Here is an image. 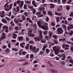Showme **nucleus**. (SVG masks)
I'll return each mask as SVG.
<instances>
[{
  "label": "nucleus",
  "instance_id": "48",
  "mask_svg": "<svg viewBox=\"0 0 73 73\" xmlns=\"http://www.w3.org/2000/svg\"><path fill=\"white\" fill-rule=\"evenodd\" d=\"M40 55H42L44 54V52L42 51H41L40 52Z\"/></svg>",
  "mask_w": 73,
  "mask_h": 73
},
{
  "label": "nucleus",
  "instance_id": "7",
  "mask_svg": "<svg viewBox=\"0 0 73 73\" xmlns=\"http://www.w3.org/2000/svg\"><path fill=\"white\" fill-rule=\"evenodd\" d=\"M62 9V5H59L57 8V11L58 12L61 11V10Z\"/></svg>",
  "mask_w": 73,
  "mask_h": 73
},
{
  "label": "nucleus",
  "instance_id": "34",
  "mask_svg": "<svg viewBox=\"0 0 73 73\" xmlns=\"http://www.w3.org/2000/svg\"><path fill=\"white\" fill-rule=\"evenodd\" d=\"M40 11H44L45 10V8H44V7H43L42 8H40L39 9Z\"/></svg>",
  "mask_w": 73,
  "mask_h": 73
},
{
  "label": "nucleus",
  "instance_id": "17",
  "mask_svg": "<svg viewBox=\"0 0 73 73\" xmlns=\"http://www.w3.org/2000/svg\"><path fill=\"white\" fill-rule=\"evenodd\" d=\"M9 7V5H8L7 6V7H6L5 9V10L6 11H7V12H8L9 11V10L10 9L9 8H8V7Z\"/></svg>",
  "mask_w": 73,
  "mask_h": 73
},
{
  "label": "nucleus",
  "instance_id": "56",
  "mask_svg": "<svg viewBox=\"0 0 73 73\" xmlns=\"http://www.w3.org/2000/svg\"><path fill=\"white\" fill-rule=\"evenodd\" d=\"M62 27L63 29L64 28H66V25L64 24H63L62 25Z\"/></svg>",
  "mask_w": 73,
  "mask_h": 73
},
{
  "label": "nucleus",
  "instance_id": "31",
  "mask_svg": "<svg viewBox=\"0 0 73 73\" xmlns=\"http://www.w3.org/2000/svg\"><path fill=\"white\" fill-rule=\"evenodd\" d=\"M66 10H67V11H69V10L70 9V7L68 5L66 6Z\"/></svg>",
  "mask_w": 73,
  "mask_h": 73
},
{
  "label": "nucleus",
  "instance_id": "5",
  "mask_svg": "<svg viewBox=\"0 0 73 73\" xmlns=\"http://www.w3.org/2000/svg\"><path fill=\"white\" fill-rule=\"evenodd\" d=\"M17 4H18V5H19L20 4V3L21 2V3L19 5V7H20V9H21V8L23 7V5H24V1H20V0H18L16 2Z\"/></svg>",
  "mask_w": 73,
  "mask_h": 73
},
{
  "label": "nucleus",
  "instance_id": "25",
  "mask_svg": "<svg viewBox=\"0 0 73 73\" xmlns=\"http://www.w3.org/2000/svg\"><path fill=\"white\" fill-rule=\"evenodd\" d=\"M12 50H14L15 52H17L18 51V49L16 48H12Z\"/></svg>",
  "mask_w": 73,
  "mask_h": 73
},
{
  "label": "nucleus",
  "instance_id": "19",
  "mask_svg": "<svg viewBox=\"0 0 73 73\" xmlns=\"http://www.w3.org/2000/svg\"><path fill=\"white\" fill-rule=\"evenodd\" d=\"M48 15H50V16H52L53 15V14H52V12L51 11H48L47 13Z\"/></svg>",
  "mask_w": 73,
  "mask_h": 73
},
{
  "label": "nucleus",
  "instance_id": "49",
  "mask_svg": "<svg viewBox=\"0 0 73 73\" xmlns=\"http://www.w3.org/2000/svg\"><path fill=\"white\" fill-rule=\"evenodd\" d=\"M51 25L52 26H55V25H55V24H54V22H52L51 23Z\"/></svg>",
  "mask_w": 73,
  "mask_h": 73
},
{
  "label": "nucleus",
  "instance_id": "33",
  "mask_svg": "<svg viewBox=\"0 0 73 73\" xmlns=\"http://www.w3.org/2000/svg\"><path fill=\"white\" fill-rule=\"evenodd\" d=\"M50 52V50L48 49L47 48L46 49V52L47 53H49Z\"/></svg>",
  "mask_w": 73,
  "mask_h": 73
},
{
  "label": "nucleus",
  "instance_id": "2",
  "mask_svg": "<svg viewBox=\"0 0 73 73\" xmlns=\"http://www.w3.org/2000/svg\"><path fill=\"white\" fill-rule=\"evenodd\" d=\"M39 36L40 37H35L34 38V40H35V41H40V40H42V31H39Z\"/></svg>",
  "mask_w": 73,
  "mask_h": 73
},
{
  "label": "nucleus",
  "instance_id": "6",
  "mask_svg": "<svg viewBox=\"0 0 73 73\" xmlns=\"http://www.w3.org/2000/svg\"><path fill=\"white\" fill-rule=\"evenodd\" d=\"M57 31L59 34H62L63 33L62 29L61 27H58L57 28Z\"/></svg>",
  "mask_w": 73,
  "mask_h": 73
},
{
  "label": "nucleus",
  "instance_id": "14",
  "mask_svg": "<svg viewBox=\"0 0 73 73\" xmlns=\"http://www.w3.org/2000/svg\"><path fill=\"white\" fill-rule=\"evenodd\" d=\"M50 70L51 72H52V73H57V70H54L53 69H50Z\"/></svg>",
  "mask_w": 73,
  "mask_h": 73
},
{
  "label": "nucleus",
  "instance_id": "1",
  "mask_svg": "<svg viewBox=\"0 0 73 73\" xmlns=\"http://www.w3.org/2000/svg\"><path fill=\"white\" fill-rule=\"evenodd\" d=\"M37 24L39 27H41L42 29H44V30H47L48 29V26L41 25V23L40 22V21H39L37 22Z\"/></svg>",
  "mask_w": 73,
  "mask_h": 73
},
{
  "label": "nucleus",
  "instance_id": "16",
  "mask_svg": "<svg viewBox=\"0 0 73 73\" xmlns=\"http://www.w3.org/2000/svg\"><path fill=\"white\" fill-rule=\"evenodd\" d=\"M25 43L22 42L20 44V46L21 47H22V48H24V46H23V45H25Z\"/></svg>",
  "mask_w": 73,
  "mask_h": 73
},
{
  "label": "nucleus",
  "instance_id": "13",
  "mask_svg": "<svg viewBox=\"0 0 73 73\" xmlns=\"http://www.w3.org/2000/svg\"><path fill=\"white\" fill-rule=\"evenodd\" d=\"M29 37H34L35 36V35L34 34H29V35H28Z\"/></svg>",
  "mask_w": 73,
  "mask_h": 73
},
{
  "label": "nucleus",
  "instance_id": "32",
  "mask_svg": "<svg viewBox=\"0 0 73 73\" xmlns=\"http://www.w3.org/2000/svg\"><path fill=\"white\" fill-rule=\"evenodd\" d=\"M56 22H60V18L59 17H56Z\"/></svg>",
  "mask_w": 73,
  "mask_h": 73
},
{
  "label": "nucleus",
  "instance_id": "57",
  "mask_svg": "<svg viewBox=\"0 0 73 73\" xmlns=\"http://www.w3.org/2000/svg\"><path fill=\"white\" fill-rule=\"evenodd\" d=\"M18 20L19 21V22L20 23H22L23 21L20 19H18Z\"/></svg>",
  "mask_w": 73,
  "mask_h": 73
},
{
  "label": "nucleus",
  "instance_id": "29",
  "mask_svg": "<svg viewBox=\"0 0 73 73\" xmlns=\"http://www.w3.org/2000/svg\"><path fill=\"white\" fill-rule=\"evenodd\" d=\"M14 21L15 23H16V24H17V23H19L18 20L16 19H15L14 20Z\"/></svg>",
  "mask_w": 73,
  "mask_h": 73
},
{
  "label": "nucleus",
  "instance_id": "53",
  "mask_svg": "<svg viewBox=\"0 0 73 73\" xmlns=\"http://www.w3.org/2000/svg\"><path fill=\"white\" fill-rule=\"evenodd\" d=\"M32 19L33 20L35 21V20H36V17H33L32 18Z\"/></svg>",
  "mask_w": 73,
  "mask_h": 73
},
{
  "label": "nucleus",
  "instance_id": "40",
  "mask_svg": "<svg viewBox=\"0 0 73 73\" xmlns=\"http://www.w3.org/2000/svg\"><path fill=\"white\" fill-rule=\"evenodd\" d=\"M29 44H34V41H31L29 42Z\"/></svg>",
  "mask_w": 73,
  "mask_h": 73
},
{
  "label": "nucleus",
  "instance_id": "28",
  "mask_svg": "<svg viewBox=\"0 0 73 73\" xmlns=\"http://www.w3.org/2000/svg\"><path fill=\"white\" fill-rule=\"evenodd\" d=\"M73 34V31L71 30L69 32V34L70 36H72Z\"/></svg>",
  "mask_w": 73,
  "mask_h": 73
},
{
  "label": "nucleus",
  "instance_id": "3",
  "mask_svg": "<svg viewBox=\"0 0 73 73\" xmlns=\"http://www.w3.org/2000/svg\"><path fill=\"white\" fill-rule=\"evenodd\" d=\"M30 49L33 52H34V53H37L39 50V48H37L36 49V47H33L32 45H31L30 46Z\"/></svg>",
  "mask_w": 73,
  "mask_h": 73
},
{
  "label": "nucleus",
  "instance_id": "63",
  "mask_svg": "<svg viewBox=\"0 0 73 73\" xmlns=\"http://www.w3.org/2000/svg\"><path fill=\"white\" fill-rule=\"evenodd\" d=\"M70 29H73V25H71L70 26Z\"/></svg>",
  "mask_w": 73,
  "mask_h": 73
},
{
  "label": "nucleus",
  "instance_id": "47",
  "mask_svg": "<svg viewBox=\"0 0 73 73\" xmlns=\"http://www.w3.org/2000/svg\"><path fill=\"white\" fill-rule=\"evenodd\" d=\"M23 49H21L19 52V54H20V55H21V52L23 51Z\"/></svg>",
  "mask_w": 73,
  "mask_h": 73
},
{
  "label": "nucleus",
  "instance_id": "39",
  "mask_svg": "<svg viewBox=\"0 0 73 73\" xmlns=\"http://www.w3.org/2000/svg\"><path fill=\"white\" fill-rule=\"evenodd\" d=\"M32 30H29L28 33V35H29V34H31V33H32Z\"/></svg>",
  "mask_w": 73,
  "mask_h": 73
},
{
  "label": "nucleus",
  "instance_id": "51",
  "mask_svg": "<svg viewBox=\"0 0 73 73\" xmlns=\"http://www.w3.org/2000/svg\"><path fill=\"white\" fill-rule=\"evenodd\" d=\"M27 52L25 51H23L22 52V54L23 55H25L26 54Z\"/></svg>",
  "mask_w": 73,
  "mask_h": 73
},
{
  "label": "nucleus",
  "instance_id": "35",
  "mask_svg": "<svg viewBox=\"0 0 73 73\" xmlns=\"http://www.w3.org/2000/svg\"><path fill=\"white\" fill-rule=\"evenodd\" d=\"M9 51H10L9 49L8 48L5 50V51L7 53H9Z\"/></svg>",
  "mask_w": 73,
  "mask_h": 73
},
{
  "label": "nucleus",
  "instance_id": "43",
  "mask_svg": "<svg viewBox=\"0 0 73 73\" xmlns=\"http://www.w3.org/2000/svg\"><path fill=\"white\" fill-rule=\"evenodd\" d=\"M7 28H8V27L6 25L4 26L3 27V29H7Z\"/></svg>",
  "mask_w": 73,
  "mask_h": 73
},
{
  "label": "nucleus",
  "instance_id": "26",
  "mask_svg": "<svg viewBox=\"0 0 73 73\" xmlns=\"http://www.w3.org/2000/svg\"><path fill=\"white\" fill-rule=\"evenodd\" d=\"M42 43H45L46 42V40L45 39H42L41 41Z\"/></svg>",
  "mask_w": 73,
  "mask_h": 73
},
{
  "label": "nucleus",
  "instance_id": "54",
  "mask_svg": "<svg viewBox=\"0 0 73 73\" xmlns=\"http://www.w3.org/2000/svg\"><path fill=\"white\" fill-rule=\"evenodd\" d=\"M24 15L25 16V17H27V16H28V13H27V12H25L24 13Z\"/></svg>",
  "mask_w": 73,
  "mask_h": 73
},
{
  "label": "nucleus",
  "instance_id": "11",
  "mask_svg": "<svg viewBox=\"0 0 73 73\" xmlns=\"http://www.w3.org/2000/svg\"><path fill=\"white\" fill-rule=\"evenodd\" d=\"M32 4L35 7H37V5H36V3H35V1H34V0L32 2Z\"/></svg>",
  "mask_w": 73,
  "mask_h": 73
},
{
  "label": "nucleus",
  "instance_id": "52",
  "mask_svg": "<svg viewBox=\"0 0 73 73\" xmlns=\"http://www.w3.org/2000/svg\"><path fill=\"white\" fill-rule=\"evenodd\" d=\"M70 17H73V12L71 13H70Z\"/></svg>",
  "mask_w": 73,
  "mask_h": 73
},
{
  "label": "nucleus",
  "instance_id": "44",
  "mask_svg": "<svg viewBox=\"0 0 73 73\" xmlns=\"http://www.w3.org/2000/svg\"><path fill=\"white\" fill-rule=\"evenodd\" d=\"M52 37L53 38H55V39H56V38H58L57 36L55 35H53Z\"/></svg>",
  "mask_w": 73,
  "mask_h": 73
},
{
  "label": "nucleus",
  "instance_id": "45",
  "mask_svg": "<svg viewBox=\"0 0 73 73\" xmlns=\"http://www.w3.org/2000/svg\"><path fill=\"white\" fill-rule=\"evenodd\" d=\"M27 6L26 4H25L24 6V9H27Z\"/></svg>",
  "mask_w": 73,
  "mask_h": 73
},
{
  "label": "nucleus",
  "instance_id": "55",
  "mask_svg": "<svg viewBox=\"0 0 73 73\" xmlns=\"http://www.w3.org/2000/svg\"><path fill=\"white\" fill-rule=\"evenodd\" d=\"M7 46L9 48H11V43H9L8 44Z\"/></svg>",
  "mask_w": 73,
  "mask_h": 73
},
{
  "label": "nucleus",
  "instance_id": "23",
  "mask_svg": "<svg viewBox=\"0 0 73 73\" xmlns=\"http://www.w3.org/2000/svg\"><path fill=\"white\" fill-rule=\"evenodd\" d=\"M29 44H27L26 46H25V48L26 49H29Z\"/></svg>",
  "mask_w": 73,
  "mask_h": 73
},
{
  "label": "nucleus",
  "instance_id": "10",
  "mask_svg": "<svg viewBox=\"0 0 73 73\" xmlns=\"http://www.w3.org/2000/svg\"><path fill=\"white\" fill-rule=\"evenodd\" d=\"M23 38H24L23 37L21 36L18 37L17 38L19 41H21V40H23Z\"/></svg>",
  "mask_w": 73,
  "mask_h": 73
},
{
  "label": "nucleus",
  "instance_id": "9",
  "mask_svg": "<svg viewBox=\"0 0 73 73\" xmlns=\"http://www.w3.org/2000/svg\"><path fill=\"white\" fill-rule=\"evenodd\" d=\"M61 56H62V58H61L62 60H65L66 56L65 54H61Z\"/></svg>",
  "mask_w": 73,
  "mask_h": 73
},
{
  "label": "nucleus",
  "instance_id": "15",
  "mask_svg": "<svg viewBox=\"0 0 73 73\" xmlns=\"http://www.w3.org/2000/svg\"><path fill=\"white\" fill-rule=\"evenodd\" d=\"M16 8L17 9V11H16L15 12H16V13H17V12H19L20 11V8H19V6H17Z\"/></svg>",
  "mask_w": 73,
  "mask_h": 73
},
{
  "label": "nucleus",
  "instance_id": "59",
  "mask_svg": "<svg viewBox=\"0 0 73 73\" xmlns=\"http://www.w3.org/2000/svg\"><path fill=\"white\" fill-rule=\"evenodd\" d=\"M45 39H46V40H48L49 39V36H45Z\"/></svg>",
  "mask_w": 73,
  "mask_h": 73
},
{
  "label": "nucleus",
  "instance_id": "64",
  "mask_svg": "<svg viewBox=\"0 0 73 73\" xmlns=\"http://www.w3.org/2000/svg\"><path fill=\"white\" fill-rule=\"evenodd\" d=\"M70 50L71 52H73V47L72 46L70 48Z\"/></svg>",
  "mask_w": 73,
  "mask_h": 73
},
{
  "label": "nucleus",
  "instance_id": "46",
  "mask_svg": "<svg viewBox=\"0 0 73 73\" xmlns=\"http://www.w3.org/2000/svg\"><path fill=\"white\" fill-rule=\"evenodd\" d=\"M29 64V63L28 62H26L25 63H24L23 64V65H28Z\"/></svg>",
  "mask_w": 73,
  "mask_h": 73
},
{
  "label": "nucleus",
  "instance_id": "20",
  "mask_svg": "<svg viewBox=\"0 0 73 73\" xmlns=\"http://www.w3.org/2000/svg\"><path fill=\"white\" fill-rule=\"evenodd\" d=\"M2 22H3V23H5V24L6 23H7V21H6V20H5V19H2Z\"/></svg>",
  "mask_w": 73,
  "mask_h": 73
},
{
  "label": "nucleus",
  "instance_id": "30",
  "mask_svg": "<svg viewBox=\"0 0 73 73\" xmlns=\"http://www.w3.org/2000/svg\"><path fill=\"white\" fill-rule=\"evenodd\" d=\"M9 2H8L6 3L4 6V8H6V7H7V6H8V5H8V4H9Z\"/></svg>",
  "mask_w": 73,
  "mask_h": 73
},
{
  "label": "nucleus",
  "instance_id": "12",
  "mask_svg": "<svg viewBox=\"0 0 73 73\" xmlns=\"http://www.w3.org/2000/svg\"><path fill=\"white\" fill-rule=\"evenodd\" d=\"M13 35L12 36L13 38H14V39H16V37H17V35L15 33H13Z\"/></svg>",
  "mask_w": 73,
  "mask_h": 73
},
{
  "label": "nucleus",
  "instance_id": "36",
  "mask_svg": "<svg viewBox=\"0 0 73 73\" xmlns=\"http://www.w3.org/2000/svg\"><path fill=\"white\" fill-rule=\"evenodd\" d=\"M10 7H9V9L10 10L11 9H12V7L13 6V4H11L9 5Z\"/></svg>",
  "mask_w": 73,
  "mask_h": 73
},
{
  "label": "nucleus",
  "instance_id": "58",
  "mask_svg": "<svg viewBox=\"0 0 73 73\" xmlns=\"http://www.w3.org/2000/svg\"><path fill=\"white\" fill-rule=\"evenodd\" d=\"M26 40L27 42H28V41H29V38L28 37H26Z\"/></svg>",
  "mask_w": 73,
  "mask_h": 73
},
{
  "label": "nucleus",
  "instance_id": "61",
  "mask_svg": "<svg viewBox=\"0 0 73 73\" xmlns=\"http://www.w3.org/2000/svg\"><path fill=\"white\" fill-rule=\"evenodd\" d=\"M33 63L34 64H36V63H38V62H37V60H34V61H33Z\"/></svg>",
  "mask_w": 73,
  "mask_h": 73
},
{
  "label": "nucleus",
  "instance_id": "21",
  "mask_svg": "<svg viewBox=\"0 0 73 73\" xmlns=\"http://www.w3.org/2000/svg\"><path fill=\"white\" fill-rule=\"evenodd\" d=\"M50 8H54V4L51 3L50 4Z\"/></svg>",
  "mask_w": 73,
  "mask_h": 73
},
{
  "label": "nucleus",
  "instance_id": "41",
  "mask_svg": "<svg viewBox=\"0 0 73 73\" xmlns=\"http://www.w3.org/2000/svg\"><path fill=\"white\" fill-rule=\"evenodd\" d=\"M69 62L71 63L72 64H73V60L72 59H70L69 60Z\"/></svg>",
  "mask_w": 73,
  "mask_h": 73
},
{
  "label": "nucleus",
  "instance_id": "4",
  "mask_svg": "<svg viewBox=\"0 0 73 73\" xmlns=\"http://www.w3.org/2000/svg\"><path fill=\"white\" fill-rule=\"evenodd\" d=\"M53 49L55 52V54H57L59 53V52H60V53H64V50L61 49L60 50L54 46L53 47Z\"/></svg>",
  "mask_w": 73,
  "mask_h": 73
},
{
  "label": "nucleus",
  "instance_id": "18",
  "mask_svg": "<svg viewBox=\"0 0 73 73\" xmlns=\"http://www.w3.org/2000/svg\"><path fill=\"white\" fill-rule=\"evenodd\" d=\"M33 28L34 29H37V24H34L33 25Z\"/></svg>",
  "mask_w": 73,
  "mask_h": 73
},
{
  "label": "nucleus",
  "instance_id": "8",
  "mask_svg": "<svg viewBox=\"0 0 73 73\" xmlns=\"http://www.w3.org/2000/svg\"><path fill=\"white\" fill-rule=\"evenodd\" d=\"M69 45L67 44H63L62 45V48L63 49H65V47H69Z\"/></svg>",
  "mask_w": 73,
  "mask_h": 73
},
{
  "label": "nucleus",
  "instance_id": "60",
  "mask_svg": "<svg viewBox=\"0 0 73 73\" xmlns=\"http://www.w3.org/2000/svg\"><path fill=\"white\" fill-rule=\"evenodd\" d=\"M50 56H51V57H53V56H54V55L53 53L50 52Z\"/></svg>",
  "mask_w": 73,
  "mask_h": 73
},
{
  "label": "nucleus",
  "instance_id": "37",
  "mask_svg": "<svg viewBox=\"0 0 73 73\" xmlns=\"http://www.w3.org/2000/svg\"><path fill=\"white\" fill-rule=\"evenodd\" d=\"M5 38H6V36H3L1 37V40H4V39H5Z\"/></svg>",
  "mask_w": 73,
  "mask_h": 73
},
{
  "label": "nucleus",
  "instance_id": "38",
  "mask_svg": "<svg viewBox=\"0 0 73 73\" xmlns=\"http://www.w3.org/2000/svg\"><path fill=\"white\" fill-rule=\"evenodd\" d=\"M48 43L49 44H50L51 46H53L54 45V43H52L50 42H48Z\"/></svg>",
  "mask_w": 73,
  "mask_h": 73
},
{
  "label": "nucleus",
  "instance_id": "62",
  "mask_svg": "<svg viewBox=\"0 0 73 73\" xmlns=\"http://www.w3.org/2000/svg\"><path fill=\"white\" fill-rule=\"evenodd\" d=\"M42 5L44 7H46L48 6V5L47 4L44 3L43 5Z\"/></svg>",
  "mask_w": 73,
  "mask_h": 73
},
{
  "label": "nucleus",
  "instance_id": "27",
  "mask_svg": "<svg viewBox=\"0 0 73 73\" xmlns=\"http://www.w3.org/2000/svg\"><path fill=\"white\" fill-rule=\"evenodd\" d=\"M52 35H53V34H52V32L49 31V36H50V37H52Z\"/></svg>",
  "mask_w": 73,
  "mask_h": 73
},
{
  "label": "nucleus",
  "instance_id": "50",
  "mask_svg": "<svg viewBox=\"0 0 73 73\" xmlns=\"http://www.w3.org/2000/svg\"><path fill=\"white\" fill-rule=\"evenodd\" d=\"M61 64H62V66H64L65 65V62L64 61H62L61 62Z\"/></svg>",
  "mask_w": 73,
  "mask_h": 73
},
{
  "label": "nucleus",
  "instance_id": "24",
  "mask_svg": "<svg viewBox=\"0 0 73 73\" xmlns=\"http://www.w3.org/2000/svg\"><path fill=\"white\" fill-rule=\"evenodd\" d=\"M53 42H54V44H57L58 43V41L57 40H54Z\"/></svg>",
  "mask_w": 73,
  "mask_h": 73
},
{
  "label": "nucleus",
  "instance_id": "22",
  "mask_svg": "<svg viewBox=\"0 0 73 73\" xmlns=\"http://www.w3.org/2000/svg\"><path fill=\"white\" fill-rule=\"evenodd\" d=\"M34 55L33 54H30V59H33L34 58Z\"/></svg>",
  "mask_w": 73,
  "mask_h": 73
},
{
  "label": "nucleus",
  "instance_id": "42",
  "mask_svg": "<svg viewBox=\"0 0 73 73\" xmlns=\"http://www.w3.org/2000/svg\"><path fill=\"white\" fill-rule=\"evenodd\" d=\"M32 11H33V14H35V13H36V10L34 9H32Z\"/></svg>",
  "mask_w": 73,
  "mask_h": 73
}]
</instances>
